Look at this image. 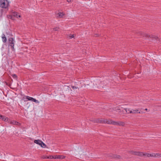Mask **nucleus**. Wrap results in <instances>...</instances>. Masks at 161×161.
<instances>
[{
  "label": "nucleus",
  "instance_id": "a211bd4d",
  "mask_svg": "<svg viewBox=\"0 0 161 161\" xmlns=\"http://www.w3.org/2000/svg\"><path fill=\"white\" fill-rule=\"evenodd\" d=\"M71 87L74 90L75 89H79L78 87L76 86H73L72 85L71 86Z\"/></svg>",
  "mask_w": 161,
  "mask_h": 161
},
{
  "label": "nucleus",
  "instance_id": "f3484780",
  "mask_svg": "<svg viewBox=\"0 0 161 161\" xmlns=\"http://www.w3.org/2000/svg\"><path fill=\"white\" fill-rule=\"evenodd\" d=\"M57 159H60V158L63 159L65 158V157L64 156H62V155H58V156H57Z\"/></svg>",
  "mask_w": 161,
  "mask_h": 161
},
{
  "label": "nucleus",
  "instance_id": "4be33fe9",
  "mask_svg": "<svg viewBox=\"0 0 161 161\" xmlns=\"http://www.w3.org/2000/svg\"><path fill=\"white\" fill-rule=\"evenodd\" d=\"M59 29V28L58 27H56L53 28V30L54 31H57Z\"/></svg>",
  "mask_w": 161,
  "mask_h": 161
},
{
  "label": "nucleus",
  "instance_id": "9d476101",
  "mask_svg": "<svg viewBox=\"0 0 161 161\" xmlns=\"http://www.w3.org/2000/svg\"><path fill=\"white\" fill-rule=\"evenodd\" d=\"M0 119L2 120L3 121H8V119L7 117L5 116H3L0 114Z\"/></svg>",
  "mask_w": 161,
  "mask_h": 161
},
{
  "label": "nucleus",
  "instance_id": "7ed1b4c3",
  "mask_svg": "<svg viewBox=\"0 0 161 161\" xmlns=\"http://www.w3.org/2000/svg\"><path fill=\"white\" fill-rule=\"evenodd\" d=\"M9 6V2L8 0H0V7L1 8L8 9Z\"/></svg>",
  "mask_w": 161,
  "mask_h": 161
},
{
  "label": "nucleus",
  "instance_id": "b1692460",
  "mask_svg": "<svg viewBox=\"0 0 161 161\" xmlns=\"http://www.w3.org/2000/svg\"><path fill=\"white\" fill-rule=\"evenodd\" d=\"M43 158H49V157L43 156L42 157Z\"/></svg>",
  "mask_w": 161,
  "mask_h": 161
},
{
  "label": "nucleus",
  "instance_id": "c756f323",
  "mask_svg": "<svg viewBox=\"0 0 161 161\" xmlns=\"http://www.w3.org/2000/svg\"><path fill=\"white\" fill-rule=\"evenodd\" d=\"M145 110L147 111V108H146V109H145Z\"/></svg>",
  "mask_w": 161,
  "mask_h": 161
},
{
  "label": "nucleus",
  "instance_id": "aec40b11",
  "mask_svg": "<svg viewBox=\"0 0 161 161\" xmlns=\"http://www.w3.org/2000/svg\"><path fill=\"white\" fill-rule=\"evenodd\" d=\"M12 77L14 79H17V76L16 74H13L12 75Z\"/></svg>",
  "mask_w": 161,
  "mask_h": 161
},
{
  "label": "nucleus",
  "instance_id": "423d86ee",
  "mask_svg": "<svg viewBox=\"0 0 161 161\" xmlns=\"http://www.w3.org/2000/svg\"><path fill=\"white\" fill-rule=\"evenodd\" d=\"M35 143L39 145L42 147L45 148L46 147V145L41 140H36L34 141Z\"/></svg>",
  "mask_w": 161,
  "mask_h": 161
},
{
  "label": "nucleus",
  "instance_id": "5701e85b",
  "mask_svg": "<svg viewBox=\"0 0 161 161\" xmlns=\"http://www.w3.org/2000/svg\"><path fill=\"white\" fill-rule=\"evenodd\" d=\"M74 36L73 35H72L71 34H70V35H69V37L70 39H72V38H73L74 37Z\"/></svg>",
  "mask_w": 161,
  "mask_h": 161
},
{
  "label": "nucleus",
  "instance_id": "dca6fc26",
  "mask_svg": "<svg viewBox=\"0 0 161 161\" xmlns=\"http://www.w3.org/2000/svg\"><path fill=\"white\" fill-rule=\"evenodd\" d=\"M12 15L14 17H16L17 18H18V14L17 12H14L13 13Z\"/></svg>",
  "mask_w": 161,
  "mask_h": 161
},
{
  "label": "nucleus",
  "instance_id": "20e7f679",
  "mask_svg": "<svg viewBox=\"0 0 161 161\" xmlns=\"http://www.w3.org/2000/svg\"><path fill=\"white\" fill-rule=\"evenodd\" d=\"M122 106H124L123 105L119 106L118 108L117 109L118 110H119L120 111L123 112L124 113H126L127 114H130L131 110L129 108H124Z\"/></svg>",
  "mask_w": 161,
  "mask_h": 161
},
{
  "label": "nucleus",
  "instance_id": "ddd939ff",
  "mask_svg": "<svg viewBox=\"0 0 161 161\" xmlns=\"http://www.w3.org/2000/svg\"><path fill=\"white\" fill-rule=\"evenodd\" d=\"M3 36L2 37L3 41V42L5 43L6 42L7 39L4 34H3Z\"/></svg>",
  "mask_w": 161,
  "mask_h": 161
},
{
  "label": "nucleus",
  "instance_id": "4468645a",
  "mask_svg": "<svg viewBox=\"0 0 161 161\" xmlns=\"http://www.w3.org/2000/svg\"><path fill=\"white\" fill-rule=\"evenodd\" d=\"M64 14L62 12H60L58 14V17L60 18H62L64 15Z\"/></svg>",
  "mask_w": 161,
  "mask_h": 161
},
{
  "label": "nucleus",
  "instance_id": "cd10ccee",
  "mask_svg": "<svg viewBox=\"0 0 161 161\" xmlns=\"http://www.w3.org/2000/svg\"><path fill=\"white\" fill-rule=\"evenodd\" d=\"M97 121H105V120H103L102 119H98V120Z\"/></svg>",
  "mask_w": 161,
  "mask_h": 161
},
{
  "label": "nucleus",
  "instance_id": "1a4fd4ad",
  "mask_svg": "<svg viewBox=\"0 0 161 161\" xmlns=\"http://www.w3.org/2000/svg\"><path fill=\"white\" fill-rule=\"evenodd\" d=\"M10 124L17 125H20L21 123L18 122V121H8Z\"/></svg>",
  "mask_w": 161,
  "mask_h": 161
},
{
  "label": "nucleus",
  "instance_id": "a878e982",
  "mask_svg": "<svg viewBox=\"0 0 161 161\" xmlns=\"http://www.w3.org/2000/svg\"><path fill=\"white\" fill-rule=\"evenodd\" d=\"M67 1L68 3H70L71 2V0H67Z\"/></svg>",
  "mask_w": 161,
  "mask_h": 161
},
{
  "label": "nucleus",
  "instance_id": "f8f14e48",
  "mask_svg": "<svg viewBox=\"0 0 161 161\" xmlns=\"http://www.w3.org/2000/svg\"><path fill=\"white\" fill-rule=\"evenodd\" d=\"M7 17L8 19H11L13 20L15 19V18L13 15H7Z\"/></svg>",
  "mask_w": 161,
  "mask_h": 161
},
{
  "label": "nucleus",
  "instance_id": "f257e3e1",
  "mask_svg": "<svg viewBox=\"0 0 161 161\" xmlns=\"http://www.w3.org/2000/svg\"><path fill=\"white\" fill-rule=\"evenodd\" d=\"M130 153L132 154L136 155L142 156H146L147 157H155V153H152L150 154L149 153H143L142 152L131 151Z\"/></svg>",
  "mask_w": 161,
  "mask_h": 161
},
{
  "label": "nucleus",
  "instance_id": "9b49d317",
  "mask_svg": "<svg viewBox=\"0 0 161 161\" xmlns=\"http://www.w3.org/2000/svg\"><path fill=\"white\" fill-rule=\"evenodd\" d=\"M141 113L140 112L139 109H132V110H131V113L130 114H136V113Z\"/></svg>",
  "mask_w": 161,
  "mask_h": 161
},
{
  "label": "nucleus",
  "instance_id": "6ab92c4d",
  "mask_svg": "<svg viewBox=\"0 0 161 161\" xmlns=\"http://www.w3.org/2000/svg\"><path fill=\"white\" fill-rule=\"evenodd\" d=\"M155 157H161V154L160 153H155Z\"/></svg>",
  "mask_w": 161,
  "mask_h": 161
},
{
  "label": "nucleus",
  "instance_id": "6e6552de",
  "mask_svg": "<svg viewBox=\"0 0 161 161\" xmlns=\"http://www.w3.org/2000/svg\"><path fill=\"white\" fill-rule=\"evenodd\" d=\"M145 36L146 37H150V38H154L155 39V40H157L158 39V37L157 36H154V35H150L148 34H145Z\"/></svg>",
  "mask_w": 161,
  "mask_h": 161
},
{
  "label": "nucleus",
  "instance_id": "bb28decb",
  "mask_svg": "<svg viewBox=\"0 0 161 161\" xmlns=\"http://www.w3.org/2000/svg\"><path fill=\"white\" fill-rule=\"evenodd\" d=\"M158 107H159V108H161V105H159V106H158ZM159 109L160 110H161V108H159Z\"/></svg>",
  "mask_w": 161,
  "mask_h": 161
},
{
  "label": "nucleus",
  "instance_id": "0eeeda50",
  "mask_svg": "<svg viewBox=\"0 0 161 161\" xmlns=\"http://www.w3.org/2000/svg\"><path fill=\"white\" fill-rule=\"evenodd\" d=\"M25 98L28 100L31 101L36 103H38L39 102L38 100H36V99L33 97L28 96H25Z\"/></svg>",
  "mask_w": 161,
  "mask_h": 161
},
{
  "label": "nucleus",
  "instance_id": "39448f33",
  "mask_svg": "<svg viewBox=\"0 0 161 161\" xmlns=\"http://www.w3.org/2000/svg\"><path fill=\"white\" fill-rule=\"evenodd\" d=\"M8 45L10 46L12 51L14 50V41L13 38H9L8 39Z\"/></svg>",
  "mask_w": 161,
  "mask_h": 161
},
{
  "label": "nucleus",
  "instance_id": "393cba45",
  "mask_svg": "<svg viewBox=\"0 0 161 161\" xmlns=\"http://www.w3.org/2000/svg\"><path fill=\"white\" fill-rule=\"evenodd\" d=\"M103 82H101L100 86L102 87L103 88L104 87V86H103L102 85H101V84H103Z\"/></svg>",
  "mask_w": 161,
  "mask_h": 161
},
{
  "label": "nucleus",
  "instance_id": "2eb2a0df",
  "mask_svg": "<svg viewBox=\"0 0 161 161\" xmlns=\"http://www.w3.org/2000/svg\"><path fill=\"white\" fill-rule=\"evenodd\" d=\"M111 156L113 158H119V157H120V156H119V155H114V154H112L111 155Z\"/></svg>",
  "mask_w": 161,
  "mask_h": 161
},
{
  "label": "nucleus",
  "instance_id": "c85d7f7f",
  "mask_svg": "<svg viewBox=\"0 0 161 161\" xmlns=\"http://www.w3.org/2000/svg\"><path fill=\"white\" fill-rule=\"evenodd\" d=\"M21 17V15H19L18 16V17H19V18Z\"/></svg>",
  "mask_w": 161,
  "mask_h": 161
},
{
  "label": "nucleus",
  "instance_id": "412c9836",
  "mask_svg": "<svg viewBox=\"0 0 161 161\" xmlns=\"http://www.w3.org/2000/svg\"><path fill=\"white\" fill-rule=\"evenodd\" d=\"M57 155H54V156H51V159H57Z\"/></svg>",
  "mask_w": 161,
  "mask_h": 161
},
{
  "label": "nucleus",
  "instance_id": "f03ea898",
  "mask_svg": "<svg viewBox=\"0 0 161 161\" xmlns=\"http://www.w3.org/2000/svg\"><path fill=\"white\" fill-rule=\"evenodd\" d=\"M98 122L99 123H106L120 126H123L125 125L123 121H98Z\"/></svg>",
  "mask_w": 161,
  "mask_h": 161
}]
</instances>
